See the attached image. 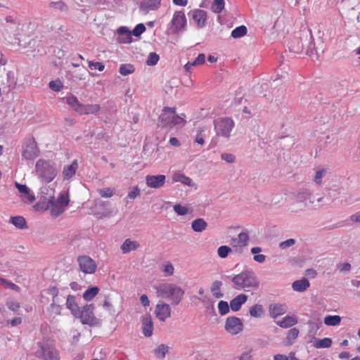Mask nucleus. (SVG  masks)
<instances>
[{
  "mask_svg": "<svg viewBox=\"0 0 360 360\" xmlns=\"http://www.w3.org/2000/svg\"><path fill=\"white\" fill-rule=\"evenodd\" d=\"M172 178L173 182H180L182 184L188 186L189 187H195V183L190 177L184 175V174L179 172H174Z\"/></svg>",
  "mask_w": 360,
  "mask_h": 360,
  "instance_id": "412c9836",
  "label": "nucleus"
},
{
  "mask_svg": "<svg viewBox=\"0 0 360 360\" xmlns=\"http://www.w3.org/2000/svg\"><path fill=\"white\" fill-rule=\"evenodd\" d=\"M287 311V307L285 304L281 303H276L270 304L269 313L271 317L276 318L284 314Z\"/></svg>",
  "mask_w": 360,
  "mask_h": 360,
  "instance_id": "393cba45",
  "label": "nucleus"
},
{
  "mask_svg": "<svg viewBox=\"0 0 360 360\" xmlns=\"http://www.w3.org/2000/svg\"><path fill=\"white\" fill-rule=\"evenodd\" d=\"M341 322V317L338 315H327L324 317L323 323L328 326H337Z\"/></svg>",
  "mask_w": 360,
  "mask_h": 360,
  "instance_id": "f704fd0d",
  "label": "nucleus"
},
{
  "mask_svg": "<svg viewBox=\"0 0 360 360\" xmlns=\"http://www.w3.org/2000/svg\"><path fill=\"white\" fill-rule=\"evenodd\" d=\"M250 240L247 231L240 232L236 237H233L230 240V245L233 250L238 254H241L243 248L248 245Z\"/></svg>",
  "mask_w": 360,
  "mask_h": 360,
  "instance_id": "f8f14e48",
  "label": "nucleus"
},
{
  "mask_svg": "<svg viewBox=\"0 0 360 360\" xmlns=\"http://www.w3.org/2000/svg\"><path fill=\"white\" fill-rule=\"evenodd\" d=\"M233 251L231 247L228 245H221L217 249V255L221 259L226 258L228 255Z\"/></svg>",
  "mask_w": 360,
  "mask_h": 360,
  "instance_id": "a18cd8bd",
  "label": "nucleus"
},
{
  "mask_svg": "<svg viewBox=\"0 0 360 360\" xmlns=\"http://www.w3.org/2000/svg\"><path fill=\"white\" fill-rule=\"evenodd\" d=\"M55 191L51 186H44L40 189V194L44 200L50 201L54 197Z\"/></svg>",
  "mask_w": 360,
  "mask_h": 360,
  "instance_id": "7c9ffc66",
  "label": "nucleus"
},
{
  "mask_svg": "<svg viewBox=\"0 0 360 360\" xmlns=\"http://www.w3.org/2000/svg\"><path fill=\"white\" fill-rule=\"evenodd\" d=\"M295 243V240L292 238L287 239L283 242H281L279 245L280 248L282 249H286L294 245Z\"/></svg>",
  "mask_w": 360,
  "mask_h": 360,
  "instance_id": "680f3d73",
  "label": "nucleus"
},
{
  "mask_svg": "<svg viewBox=\"0 0 360 360\" xmlns=\"http://www.w3.org/2000/svg\"><path fill=\"white\" fill-rule=\"evenodd\" d=\"M337 268L340 272H349L351 269V265L346 262L338 264Z\"/></svg>",
  "mask_w": 360,
  "mask_h": 360,
  "instance_id": "69168bd1",
  "label": "nucleus"
},
{
  "mask_svg": "<svg viewBox=\"0 0 360 360\" xmlns=\"http://www.w3.org/2000/svg\"><path fill=\"white\" fill-rule=\"evenodd\" d=\"M243 325L240 319L230 316L226 319L225 329L231 335H237L243 330Z\"/></svg>",
  "mask_w": 360,
  "mask_h": 360,
  "instance_id": "ddd939ff",
  "label": "nucleus"
},
{
  "mask_svg": "<svg viewBox=\"0 0 360 360\" xmlns=\"http://www.w3.org/2000/svg\"><path fill=\"white\" fill-rule=\"evenodd\" d=\"M221 160L226 161L227 163H233L236 160V156L231 153H223L221 154Z\"/></svg>",
  "mask_w": 360,
  "mask_h": 360,
  "instance_id": "13d9d810",
  "label": "nucleus"
},
{
  "mask_svg": "<svg viewBox=\"0 0 360 360\" xmlns=\"http://www.w3.org/2000/svg\"><path fill=\"white\" fill-rule=\"evenodd\" d=\"M247 32V27L245 25H240L233 30L231 35L233 38L237 39L245 36Z\"/></svg>",
  "mask_w": 360,
  "mask_h": 360,
  "instance_id": "c03bdc74",
  "label": "nucleus"
},
{
  "mask_svg": "<svg viewBox=\"0 0 360 360\" xmlns=\"http://www.w3.org/2000/svg\"><path fill=\"white\" fill-rule=\"evenodd\" d=\"M309 281L303 278L300 280L295 281L292 284V288L295 291L297 292H303L307 288L309 287Z\"/></svg>",
  "mask_w": 360,
  "mask_h": 360,
  "instance_id": "c756f323",
  "label": "nucleus"
},
{
  "mask_svg": "<svg viewBox=\"0 0 360 360\" xmlns=\"http://www.w3.org/2000/svg\"><path fill=\"white\" fill-rule=\"evenodd\" d=\"M186 25L187 20L184 12L176 11L167 25V30L172 34H179L186 30Z\"/></svg>",
  "mask_w": 360,
  "mask_h": 360,
  "instance_id": "6e6552de",
  "label": "nucleus"
},
{
  "mask_svg": "<svg viewBox=\"0 0 360 360\" xmlns=\"http://www.w3.org/2000/svg\"><path fill=\"white\" fill-rule=\"evenodd\" d=\"M297 323V318L295 316H286L281 321H278L277 324L283 328L292 327Z\"/></svg>",
  "mask_w": 360,
  "mask_h": 360,
  "instance_id": "c85d7f7f",
  "label": "nucleus"
},
{
  "mask_svg": "<svg viewBox=\"0 0 360 360\" xmlns=\"http://www.w3.org/2000/svg\"><path fill=\"white\" fill-rule=\"evenodd\" d=\"M140 247V243L136 240H132L127 238L120 246V250L123 254H127L131 251L137 250Z\"/></svg>",
  "mask_w": 360,
  "mask_h": 360,
  "instance_id": "5701e85b",
  "label": "nucleus"
},
{
  "mask_svg": "<svg viewBox=\"0 0 360 360\" xmlns=\"http://www.w3.org/2000/svg\"><path fill=\"white\" fill-rule=\"evenodd\" d=\"M262 251L260 247H253L250 250V252L253 255V259L259 264H262L266 260V256L262 254H259Z\"/></svg>",
  "mask_w": 360,
  "mask_h": 360,
  "instance_id": "e433bc0d",
  "label": "nucleus"
},
{
  "mask_svg": "<svg viewBox=\"0 0 360 360\" xmlns=\"http://www.w3.org/2000/svg\"><path fill=\"white\" fill-rule=\"evenodd\" d=\"M207 128L205 126H198L196 128V136L195 142L200 145H203L205 143L204 138Z\"/></svg>",
  "mask_w": 360,
  "mask_h": 360,
  "instance_id": "c9c22d12",
  "label": "nucleus"
},
{
  "mask_svg": "<svg viewBox=\"0 0 360 360\" xmlns=\"http://www.w3.org/2000/svg\"><path fill=\"white\" fill-rule=\"evenodd\" d=\"M235 126L233 120L229 117L219 118L214 121V129L219 136L229 139Z\"/></svg>",
  "mask_w": 360,
  "mask_h": 360,
  "instance_id": "9d476101",
  "label": "nucleus"
},
{
  "mask_svg": "<svg viewBox=\"0 0 360 360\" xmlns=\"http://www.w3.org/2000/svg\"><path fill=\"white\" fill-rule=\"evenodd\" d=\"M158 297L167 299L172 304H178L184 295L185 291L173 283H163L156 288Z\"/></svg>",
  "mask_w": 360,
  "mask_h": 360,
  "instance_id": "f03ea898",
  "label": "nucleus"
},
{
  "mask_svg": "<svg viewBox=\"0 0 360 360\" xmlns=\"http://www.w3.org/2000/svg\"><path fill=\"white\" fill-rule=\"evenodd\" d=\"M37 349L35 355L43 360H60L57 350L55 349L53 341L44 339L37 344Z\"/></svg>",
  "mask_w": 360,
  "mask_h": 360,
  "instance_id": "20e7f679",
  "label": "nucleus"
},
{
  "mask_svg": "<svg viewBox=\"0 0 360 360\" xmlns=\"http://www.w3.org/2000/svg\"><path fill=\"white\" fill-rule=\"evenodd\" d=\"M248 300V296L245 294H240L235 297L230 302V307L233 311H238L242 304H243Z\"/></svg>",
  "mask_w": 360,
  "mask_h": 360,
  "instance_id": "a878e982",
  "label": "nucleus"
},
{
  "mask_svg": "<svg viewBox=\"0 0 360 360\" xmlns=\"http://www.w3.org/2000/svg\"><path fill=\"white\" fill-rule=\"evenodd\" d=\"M78 169V162L77 160H74L71 164L65 165L62 172L64 180L72 179Z\"/></svg>",
  "mask_w": 360,
  "mask_h": 360,
  "instance_id": "aec40b11",
  "label": "nucleus"
},
{
  "mask_svg": "<svg viewBox=\"0 0 360 360\" xmlns=\"http://www.w3.org/2000/svg\"><path fill=\"white\" fill-rule=\"evenodd\" d=\"M168 352V347L165 345H160L155 350V354L160 359L165 358L166 353Z\"/></svg>",
  "mask_w": 360,
  "mask_h": 360,
  "instance_id": "3c124183",
  "label": "nucleus"
},
{
  "mask_svg": "<svg viewBox=\"0 0 360 360\" xmlns=\"http://www.w3.org/2000/svg\"><path fill=\"white\" fill-rule=\"evenodd\" d=\"M163 272L165 276H171L174 274V266L171 263L164 266Z\"/></svg>",
  "mask_w": 360,
  "mask_h": 360,
  "instance_id": "0e129e2a",
  "label": "nucleus"
},
{
  "mask_svg": "<svg viewBox=\"0 0 360 360\" xmlns=\"http://www.w3.org/2000/svg\"><path fill=\"white\" fill-rule=\"evenodd\" d=\"M299 335V330L296 328H293L290 329L288 331V334L286 336V340L288 343H292V341L297 338Z\"/></svg>",
  "mask_w": 360,
  "mask_h": 360,
  "instance_id": "603ef678",
  "label": "nucleus"
},
{
  "mask_svg": "<svg viewBox=\"0 0 360 360\" xmlns=\"http://www.w3.org/2000/svg\"><path fill=\"white\" fill-rule=\"evenodd\" d=\"M192 19L198 28H203L206 25L207 14L205 11L193 9L191 11Z\"/></svg>",
  "mask_w": 360,
  "mask_h": 360,
  "instance_id": "dca6fc26",
  "label": "nucleus"
},
{
  "mask_svg": "<svg viewBox=\"0 0 360 360\" xmlns=\"http://www.w3.org/2000/svg\"><path fill=\"white\" fill-rule=\"evenodd\" d=\"M231 281L233 288L238 290L250 292L257 290L259 286V281L256 274L250 269L244 270L233 276Z\"/></svg>",
  "mask_w": 360,
  "mask_h": 360,
  "instance_id": "f257e3e1",
  "label": "nucleus"
},
{
  "mask_svg": "<svg viewBox=\"0 0 360 360\" xmlns=\"http://www.w3.org/2000/svg\"><path fill=\"white\" fill-rule=\"evenodd\" d=\"M99 110L100 105L98 104L84 105L82 103L78 113L80 115L95 114Z\"/></svg>",
  "mask_w": 360,
  "mask_h": 360,
  "instance_id": "bb28decb",
  "label": "nucleus"
},
{
  "mask_svg": "<svg viewBox=\"0 0 360 360\" xmlns=\"http://www.w3.org/2000/svg\"><path fill=\"white\" fill-rule=\"evenodd\" d=\"M250 315L253 318H260L264 314L263 307L260 304H255L250 308Z\"/></svg>",
  "mask_w": 360,
  "mask_h": 360,
  "instance_id": "58836bf2",
  "label": "nucleus"
},
{
  "mask_svg": "<svg viewBox=\"0 0 360 360\" xmlns=\"http://www.w3.org/2000/svg\"><path fill=\"white\" fill-rule=\"evenodd\" d=\"M15 186L23 200L32 202L35 200L34 195L31 193L30 188L26 185L15 182Z\"/></svg>",
  "mask_w": 360,
  "mask_h": 360,
  "instance_id": "6ab92c4d",
  "label": "nucleus"
},
{
  "mask_svg": "<svg viewBox=\"0 0 360 360\" xmlns=\"http://www.w3.org/2000/svg\"><path fill=\"white\" fill-rule=\"evenodd\" d=\"M0 283L5 288L18 291L20 288L11 281L0 277Z\"/></svg>",
  "mask_w": 360,
  "mask_h": 360,
  "instance_id": "5fc2aeb1",
  "label": "nucleus"
},
{
  "mask_svg": "<svg viewBox=\"0 0 360 360\" xmlns=\"http://www.w3.org/2000/svg\"><path fill=\"white\" fill-rule=\"evenodd\" d=\"M221 285L222 282L220 281H215L212 284L210 291L212 296L216 299H219L224 296V294L221 292Z\"/></svg>",
  "mask_w": 360,
  "mask_h": 360,
  "instance_id": "72a5a7b5",
  "label": "nucleus"
},
{
  "mask_svg": "<svg viewBox=\"0 0 360 360\" xmlns=\"http://www.w3.org/2000/svg\"><path fill=\"white\" fill-rule=\"evenodd\" d=\"M146 30V27L143 24H138L133 30L131 34L136 37L140 36Z\"/></svg>",
  "mask_w": 360,
  "mask_h": 360,
  "instance_id": "bf43d9fd",
  "label": "nucleus"
},
{
  "mask_svg": "<svg viewBox=\"0 0 360 360\" xmlns=\"http://www.w3.org/2000/svg\"><path fill=\"white\" fill-rule=\"evenodd\" d=\"M328 173V169L324 167H318L316 169L315 175L314 176L313 181L317 185H321L322 183V179Z\"/></svg>",
  "mask_w": 360,
  "mask_h": 360,
  "instance_id": "4c0bfd02",
  "label": "nucleus"
},
{
  "mask_svg": "<svg viewBox=\"0 0 360 360\" xmlns=\"http://www.w3.org/2000/svg\"><path fill=\"white\" fill-rule=\"evenodd\" d=\"M145 181L148 188L158 189L164 186L166 182V176L164 174H149L145 177Z\"/></svg>",
  "mask_w": 360,
  "mask_h": 360,
  "instance_id": "2eb2a0df",
  "label": "nucleus"
},
{
  "mask_svg": "<svg viewBox=\"0 0 360 360\" xmlns=\"http://www.w3.org/2000/svg\"><path fill=\"white\" fill-rule=\"evenodd\" d=\"M224 8V0H214L211 6V11L216 13H220Z\"/></svg>",
  "mask_w": 360,
  "mask_h": 360,
  "instance_id": "49530a36",
  "label": "nucleus"
},
{
  "mask_svg": "<svg viewBox=\"0 0 360 360\" xmlns=\"http://www.w3.org/2000/svg\"><path fill=\"white\" fill-rule=\"evenodd\" d=\"M323 197H319L317 199L315 198V195L309 188H300L295 195V202L297 204L301 205L303 208H308L312 205L315 201L321 202Z\"/></svg>",
  "mask_w": 360,
  "mask_h": 360,
  "instance_id": "0eeeda50",
  "label": "nucleus"
},
{
  "mask_svg": "<svg viewBox=\"0 0 360 360\" xmlns=\"http://www.w3.org/2000/svg\"><path fill=\"white\" fill-rule=\"evenodd\" d=\"M99 289L98 287L94 286L89 288L83 293V298L86 301H90L96 297L98 294Z\"/></svg>",
  "mask_w": 360,
  "mask_h": 360,
  "instance_id": "79ce46f5",
  "label": "nucleus"
},
{
  "mask_svg": "<svg viewBox=\"0 0 360 360\" xmlns=\"http://www.w3.org/2000/svg\"><path fill=\"white\" fill-rule=\"evenodd\" d=\"M94 309L95 307L93 304H86L80 308L78 314L75 317L79 319L81 323L84 325L91 326L98 325L100 322L94 315Z\"/></svg>",
  "mask_w": 360,
  "mask_h": 360,
  "instance_id": "1a4fd4ad",
  "label": "nucleus"
},
{
  "mask_svg": "<svg viewBox=\"0 0 360 360\" xmlns=\"http://www.w3.org/2000/svg\"><path fill=\"white\" fill-rule=\"evenodd\" d=\"M65 102L69 105L75 112H79L82 103L78 101L77 98L74 95H68L63 98Z\"/></svg>",
  "mask_w": 360,
  "mask_h": 360,
  "instance_id": "2f4dec72",
  "label": "nucleus"
},
{
  "mask_svg": "<svg viewBox=\"0 0 360 360\" xmlns=\"http://www.w3.org/2000/svg\"><path fill=\"white\" fill-rule=\"evenodd\" d=\"M51 311L54 313L56 315H59L61 312L62 307L59 304H56L55 303H52L50 306Z\"/></svg>",
  "mask_w": 360,
  "mask_h": 360,
  "instance_id": "774afa93",
  "label": "nucleus"
},
{
  "mask_svg": "<svg viewBox=\"0 0 360 360\" xmlns=\"http://www.w3.org/2000/svg\"><path fill=\"white\" fill-rule=\"evenodd\" d=\"M69 202V194L65 191L60 193L57 198H52L47 205L50 209L51 215L56 218L62 214L65 211Z\"/></svg>",
  "mask_w": 360,
  "mask_h": 360,
  "instance_id": "39448f33",
  "label": "nucleus"
},
{
  "mask_svg": "<svg viewBox=\"0 0 360 360\" xmlns=\"http://www.w3.org/2000/svg\"><path fill=\"white\" fill-rule=\"evenodd\" d=\"M66 307L70 310L72 314L75 316L78 314L80 309L78 304L76 303L75 297L73 295H68L66 300Z\"/></svg>",
  "mask_w": 360,
  "mask_h": 360,
  "instance_id": "cd10ccee",
  "label": "nucleus"
},
{
  "mask_svg": "<svg viewBox=\"0 0 360 360\" xmlns=\"http://www.w3.org/2000/svg\"><path fill=\"white\" fill-rule=\"evenodd\" d=\"M80 269L85 274H93L96 271V262L88 256H79L77 259Z\"/></svg>",
  "mask_w": 360,
  "mask_h": 360,
  "instance_id": "4468645a",
  "label": "nucleus"
},
{
  "mask_svg": "<svg viewBox=\"0 0 360 360\" xmlns=\"http://www.w3.org/2000/svg\"><path fill=\"white\" fill-rule=\"evenodd\" d=\"M142 333L146 337H150L153 332V322L150 315H145L141 318Z\"/></svg>",
  "mask_w": 360,
  "mask_h": 360,
  "instance_id": "a211bd4d",
  "label": "nucleus"
},
{
  "mask_svg": "<svg viewBox=\"0 0 360 360\" xmlns=\"http://www.w3.org/2000/svg\"><path fill=\"white\" fill-rule=\"evenodd\" d=\"M35 169L37 176L46 182L53 181L57 174V170L54 165L42 159L37 161Z\"/></svg>",
  "mask_w": 360,
  "mask_h": 360,
  "instance_id": "423d86ee",
  "label": "nucleus"
},
{
  "mask_svg": "<svg viewBox=\"0 0 360 360\" xmlns=\"http://www.w3.org/2000/svg\"><path fill=\"white\" fill-rule=\"evenodd\" d=\"M49 86L52 91L58 92L63 88V84L60 79H56L51 81Z\"/></svg>",
  "mask_w": 360,
  "mask_h": 360,
  "instance_id": "8fccbe9b",
  "label": "nucleus"
},
{
  "mask_svg": "<svg viewBox=\"0 0 360 360\" xmlns=\"http://www.w3.org/2000/svg\"><path fill=\"white\" fill-rule=\"evenodd\" d=\"M239 360H253L252 351L243 352L239 357Z\"/></svg>",
  "mask_w": 360,
  "mask_h": 360,
  "instance_id": "338daca9",
  "label": "nucleus"
},
{
  "mask_svg": "<svg viewBox=\"0 0 360 360\" xmlns=\"http://www.w3.org/2000/svg\"><path fill=\"white\" fill-rule=\"evenodd\" d=\"M161 4V0H143L141 2V11L148 13L150 11L157 10Z\"/></svg>",
  "mask_w": 360,
  "mask_h": 360,
  "instance_id": "4be33fe9",
  "label": "nucleus"
},
{
  "mask_svg": "<svg viewBox=\"0 0 360 360\" xmlns=\"http://www.w3.org/2000/svg\"><path fill=\"white\" fill-rule=\"evenodd\" d=\"M139 195H140V190L138 188V186H135L128 193L127 197L129 199L134 200L136 198H137Z\"/></svg>",
  "mask_w": 360,
  "mask_h": 360,
  "instance_id": "e2e57ef3",
  "label": "nucleus"
},
{
  "mask_svg": "<svg viewBox=\"0 0 360 360\" xmlns=\"http://www.w3.org/2000/svg\"><path fill=\"white\" fill-rule=\"evenodd\" d=\"M159 59L160 57L156 53L151 52L148 56L146 64L149 66L155 65L158 63Z\"/></svg>",
  "mask_w": 360,
  "mask_h": 360,
  "instance_id": "864d4df0",
  "label": "nucleus"
},
{
  "mask_svg": "<svg viewBox=\"0 0 360 360\" xmlns=\"http://www.w3.org/2000/svg\"><path fill=\"white\" fill-rule=\"evenodd\" d=\"M207 222L202 218L193 220L191 223V228L195 232H202L206 229Z\"/></svg>",
  "mask_w": 360,
  "mask_h": 360,
  "instance_id": "473e14b6",
  "label": "nucleus"
},
{
  "mask_svg": "<svg viewBox=\"0 0 360 360\" xmlns=\"http://www.w3.org/2000/svg\"><path fill=\"white\" fill-rule=\"evenodd\" d=\"M332 345V340L329 338H324L320 340H315L314 346L316 348H328Z\"/></svg>",
  "mask_w": 360,
  "mask_h": 360,
  "instance_id": "37998d69",
  "label": "nucleus"
},
{
  "mask_svg": "<svg viewBox=\"0 0 360 360\" xmlns=\"http://www.w3.org/2000/svg\"><path fill=\"white\" fill-rule=\"evenodd\" d=\"M173 210L179 216H184L188 213V207L179 203L173 206Z\"/></svg>",
  "mask_w": 360,
  "mask_h": 360,
  "instance_id": "de8ad7c7",
  "label": "nucleus"
},
{
  "mask_svg": "<svg viewBox=\"0 0 360 360\" xmlns=\"http://www.w3.org/2000/svg\"><path fill=\"white\" fill-rule=\"evenodd\" d=\"M6 306L10 310H11L13 311H16L17 310H18V309L20 307L19 302L14 301V300H8L6 302Z\"/></svg>",
  "mask_w": 360,
  "mask_h": 360,
  "instance_id": "052dcab7",
  "label": "nucleus"
},
{
  "mask_svg": "<svg viewBox=\"0 0 360 360\" xmlns=\"http://www.w3.org/2000/svg\"><path fill=\"white\" fill-rule=\"evenodd\" d=\"M10 222L18 229H23L26 228V221L25 218L21 216L11 217Z\"/></svg>",
  "mask_w": 360,
  "mask_h": 360,
  "instance_id": "a19ab883",
  "label": "nucleus"
},
{
  "mask_svg": "<svg viewBox=\"0 0 360 360\" xmlns=\"http://www.w3.org/2000/svg\"><path fill=\"white\" fill-rule=\"evenodd\" d=\"M98 193L103 198H110L114 195V191L110 188H105L99 189Z\"/></svg>",
  "mask_w": 360,
  "mask_h": 360,
  "instance_id": "4d7b16f0",
  "label": "nucleus"
},
{
  "mask_svg": "<svg viewBox=\"0 0 360 360\" xmlns=\"http://www.w3.org/2000/svg\"><path fill=\"white\" fill-rule=\"evenodd\" d=\"M39 155V149L33 137H30L22 144V156L25 160H34Z\"/></svg>",
  "mask_w": 360,
  "mask_h": 360,
  "instance_id": "9b49d317",
  "label": "nucleus"
},
{
  "mask_svg": "<svg viewBox=\"0 0 360 360\" xmlns=\"http://www.w3.org/2000/svg\"><path fill=\"white\" fill-rule=\"evenodd\" d=\"M230 306L228 304V302L226 301H219L218 303V309L219 312L221 316L226 315L229 312Z\"/></svg>",
  "mask_w": 360,
  "mask_h": 360,
  "instance_id": "09e8293b",
  "label": "nucleus"
},
{
  "mask_svg": "<svg viewBox=\"0 0 360 360\" xmlns=\"http://www.w3.org/2000/svg\"><path fill=\"white\" fill-rule=\"evenodd\" d=\"M89 68L91 70H98V71H103L105 68V65L100 62H94L91 60L88 61Z\"/></svg>",
  "mask_w": 360,
  "mask_h": 360,
  "instance_id": "6e6d98bb",
  "label": "nucleus"
},
{
  "mask_svg": "<svg viewBox=\"0 0 360 360\" xmlns=\"http://www.w3.org/2000/svg\"><path fill=\"white\" fill-rule=\"evenodd\" d=\"M117 41L120 43L127 44L131 41V32L127 27H120L117 30Z\"/></svg>",
  "mask_w": 360,
  "mask_h": 360,
  "instance_id": "b1692460",
  "label": "nucleus"
},
{
  "mask_svg": "<svg viewBox=\"0 0 360 360\" xmlns=\"http://www.w3.org/2000/svg\"><path fill=\"white\" fill-rule=\"evenodd\" d=\"M156 317L161 321H165L171 316V307L168 304L158 303L155 307Z\"/></svg>",
  "mask_w": 360,
  "mask_h": 360,
  "instance_id": "f3484780",
  "label": "nucleus"
},
{
  "mask_svg": "<svg viewBox=\"0 0 360 360\" xmlns=\"http://www.w3.org/2000/svg\"><path fill=\"white\" fill-rule=\"evenodd\" d=\"M186 115L181 114L176 115L174 108H165L159 117L160 124L164 127H173L177 125H184L186 122Z\"/></svg>",
  "mask_w": 360,
  "mask_h": 360,
  "instance_id": "7ed1b4c3",
  "label": "nucleus"
},
{
  "mask_svg": "<svg viewBox=\"0 0 360 360\" xmlns=\"http://www.w3.org/2000/svg\"><path fill=\"white\" fill-rule=\"evenodd\" d=\"M135 72V67L130 63H124L120 65L119 68V72L122 76H127Z\"/></svg>",
  "mask_w": 360,
  "mask_h": 360,
  "instance_id": "ea45409f",
  "label": "nucleus"
}]
</instances>
